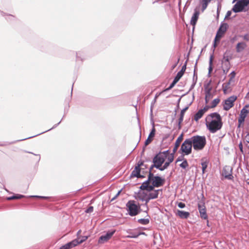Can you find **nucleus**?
<instances>
[{
  "instance_id": "09e8293b",
  "label": "nucleus",
  "mask_w": 249,
  "mask_h": 249,
  "mask_svg": "<svg viewBox=\"0 0 249 249\" xmlns=\"http://www.w3.org/2000/svg\"><path fill=\"white\" fill-rule=\"evenodd\" d=\"M244 7H247L249 4V0H238Z\"/></svg>"
},
{
  "instance_id": "1a4fd4ad",
  "label": "nucleus",
  "mask_w": 249,
  "mask_h": 249,
  "mask_svg": "<svg viewBox=\"0 0 249 249\" xmlns=\"http://www.w3.org/2000/svg\"><path fill=\"white\" fill-rule=\"evenodd\" d=\"M150 182L152 183L151 174H150V175H148L147 179L142 182V185L140 186V189L142 191L145 190L148 192L152 191L151 185L149 184Z\"/></svg>"
},
{
  "instance_id": "6ab92c4d",
  "label": "nucleus",
  "mask_w": 249,
  "mask_h": 249,
  "mask_svg": "<svg viewBox=\"0 0 249 249\" xmlns=\"http://www.w3.org/2000/svg\"><path fill=\"white\" fill-rule=\"evenodd\" d=\"M244 8V6L239 1H238L233 6L232 11L234 13H239L243 12Z\"/></svg>"
},
{
  "instance_id": "9d476101",
  "label": "nucleus",
  "mask_w": 249,
  "mask_h": 249,
  "mask_svg": "<svg viewBox=\"0 0 249 249\" xmlns=\"http://www.w3.org/2000/svg\"><path fill=\"white\" fill-rule=\"evenodd\" d=\"M165 159L161 155V153H157L154 157L152 162L158 165V167L162 168V165L164 163Z\"/></svg>"
},
{
  "instance_id": "864d4df0",
  "label": "nucleus",
  "mask_w": 249,
  "mask_h": 249,
  "mask_svg": "<svg viewBox=\"0 0 249 249\" xmlns=\"http://www.w3.org/2000/svg\"><path fill=\"white\" fill-rule=\"evenodd\" d=\"M151 200L148 195L146 196V197L145 198V199L142 201V202L144 201L145 203L144 204V206H146L147 207V203L149 202V201Z\"/></svg>"
},
{
  "instance_id": "e2e57ef3",
  "label": "nucleus",
  "mask_w": 249,
  "mask_h": 249,
  "mask_svg": "<svg viewBox=\"0 0 249 249\" xmlns=\"http://www.w3.org/2000/svg\"><path fill=\"white\" fill-rule=\"evenodd\" d=\"M178 206L179 208H181V209H183L185 207V203H183V202H179L178 204Z\"/></svg>"
},
{
  "instance_id": "13d9d810",
  "label": "nucleus",
  "mask_w": 249,
  "mask_h": 249,
  "mask_svg": "<svg viewBox=\"0 0 249 249\" xmlns=\"http://www.w3.org/2000/svg\"><path fill=\"white\" fill-rule=\"evenodd\" d=\"M12 143H13V142H0V146H7L8 145H10Z\"/></svg>"
},
{
  "instance_id": "603ef678",
  "label": "nucleus",
  "mask_w": 249,
  "mask_h": 249,
  "mask_svg": "<svg viewBox=\"0 0 249 249\" xmlns=\"http://www.w3.org/2000/svg\"><path fill=\"white\" fill-rule=\"evenodd\" d=\"M28 197L40 198L45 199H49L50 198V197H49V196H30Z\"/></svg>"
},
{
  "instance_id": "4468645a",
  "label": "nucleus",
  "mask_w": 249,
  "mask_h": 249,
  "mask_svg": "<svg viewBox=\"0 0 249 249\" xmlns=\"http://www.w3.org/2000/svg\"><path fill=\"white\" fill-rule=\"evenodd\" d=\"M198 209L200 213V216L204 219H208V215L206 213V209L204 203L202 204H198Z\"/></svg>"
},
{
  "instance_id": "39448f33",
  "label": "nucleus",
  "mask_w": 249,
  "mask_h": 249,
  "mask_svg": "<svg viewBox=\"0 0 249 249\" xmlns=\"http://www.w3.org/2000/svg\"><path fill=\"white\" fill-rule=\"evenodd\" d=\"M229 28L228 23L222 21L217 31L215 38V42H219L220 39L223 36L225 33L227 31Z\"/></svg>"
},
{
  "instance_id": "f03ea898",
  "label": "nucleus",
  "mask_w": 249,
  "mask_h": 249,
  "mask_svg": "<svg viewBox=\"0 0 249 249\" xmlns=\"http://www.w3.org/2000/svg\"><path fill=\"white\" fill-rule=\"evenodd\" d=\"M189 140L191 141L194 149L196 151H200L204 149L206 144V139L205 136H193Z\"/></svg>"
},
{
  "instance_id": "5701e85b",
  "label": "nucleus",
  "mask_w": 249,
  "mask_h": 249,
  "mask_svg": "<svg viewBox=\"0 0 249 249\" xmlns=\"http://www.w3.org/2000/svg\"><path fill=\"white\" fill-rule=\"evenodd\" d=\"M147 213V211H145ZM146 218H141L138 220V222L142 225H146L149 223L150 222V216L147 214L146 216Z\"/></svg>"
},
{
  "instance_id": "774afa93",
  "label": "nucleus",
  "mask_w": 249,
  "mask_h": 249,
  "mask_svg": "<svg viewBox=\"0 0 249 249\" xmlns=\"http://www.w3.org/2000/svg\"><path fill=\"white\" fill-rule=\"evenodd\" d=\"M196 82H193V83L190 87L189 91H191L192 89H193L194 88V87H195V86L196 85Z\"/></svg>"
},
{
  "instance_id": "bf43d9fd",
  "label": "nucleus",
  "mask_w": 249,
  "mask_h": 249,
  "mask_svg": "<svg viewBox=\"0 0 249 249\" xmlns=\"http://www.w3.org/2000/svg\"><path fill=\"white\" fill-rule=\"evenodd\" d=\"M211 108V106H209L208 105L205 106L203 108H201V109L202 110V111L205 113L206 111L208 110L209 108Z\"/></svg>"
},
{
  "instance_id": "4d7b16f0",
  "label": "nucleus",
  "mask_w": 249,
  "mask_h": 249,
  "mask_svg": "<svg viewBox=\"0 0 249 249\" xmlns=\"http://www.w3.org/2000/svg\"><path fill=\"white\" fill-rule=\"evenodd\" d=\"M87 239H88V236H82L80 241L78 240V244L82 243L83 242L85 241Z\"/></svg>"
},
{
  "instance_id": "b1692460",
  "label": "nucleus",
  "mask_w": 249,
  "mask_h": 249,
  "mask_svg": "<svg viewBox=\"0 0 249 249\" xmlns=\"http://www.w3.org/2000/svg\"><path fill=\"white\" fill-rule=\"evenodd\" d=\"M0 13H1V16L3 17H4L5 18V19L7 21H14L17 19L16 17L14 15L7 14L2 11H0Z\"/></svg>"
},
{
  "instance_id": "6e6d98bb",
  "label": "nucleus",
  "mask_w": 249,
  "mask_h": 249,
  "mask_svg": "<svg viewBox=\"0 0 249 249\" xmlns=\"http://www.w3.org/2000/svg\"><path fill=\"white\" fill-rule=\"evenodd\" d=\"M236 75V73L235 71H232L231 73L230 74L229 76H230V81H232V79H233Z\"/></svg>"
},
{
  "instance_id": "3c124183",
  "label": "nucleus",
  "mask_w": 249,
  "mask_h": 249,
  "mask_svg": "<svg viewBox=\"0 0 249 249\" xmlns=\"http://www.w3.org/2000/svg\"><path fill=\"white\" fill-rule=\"evenodd\" d=\"M184 154H182L181 155L179 156L176 160V163L181 161H184V160H186L184 159Z\"/></svg>"
},
{
  "instance_id": "2f4dec72",
  "label": "nucleus",
  "mask_w": 249,
  "mask_h": 249,
  "mask_svg": "<svg viewBox=\"0 0 249 249\" xmlns=\"http://www.w3.org/2000/svg\"><path fill=\"white\" fill-rule=\"evenodd\" d=\"M26 196L20 195V194H14V195L9 196L7 197V199L8 200H11L13 199H19L25 197Z\"/></svg>"
},
{
  "instance_id": "393cba45",
  "label": "nucleus",
  "mask_w": 249,
  "mask_h": 249,
  "mask_svg": "<svg viewBox=\"0 0 249 249\" xmlns=\"http://www.w3.org/2000/svg\"><path fill=\"white\" fill-rule=\"evenodd\" d=\"M153 192H149L150 193L148 194V196H149L150 198L151 199H156L159 196V192H162V189H158V190H154V189Z\"/></svg>"
},
{
  "instance_id": "c03bdc74",
  "label": "nucleus",
  "mask_w": 249,
  "mask_h": 249,
  "mask_svg": "<svg viewBox=\"0 0 249 249\" xmlns=\"http://www.w3.org/2000/svg\"><path fill=\"white\" fill-rule=\"evenodd\" d=\"M159 153H161V155H163V157L165 159L168 158V156H170V151L169 150H167L162 152H159Z\"/></svg>"
},
{
  "instance_id": "c756f323",
  "label": "nucleus",
  "mask_w": 249,
  "mask_h": 249,
  "mask_svg": "<svg viewBox=\"0 0 249 249\" xmlns=\"http://www.w3.org/2000/svg\"><path fill=\"white\" fill-rule=\"evenodd\" d=\"M64 116H65V115L63 116L62 119H61V120L59 123H58L57 124H54V125H53V126L51 128H50V129H48V130H46V131H44V132H41V133H39V134H36V135H35V136H31V137H28V138H27L23 139H22V140H21L20 141L25 140H26V139H30V138H31L35 137H36V136H37L39 135H40V134H43V133H44L45 132H47V131H50V130H52V129H53L55 128V127H57V126L59 124H60V123H61V122L62 121V119L64 118Z\"/></svg>"
},
{
  "instance_id": "dca6fc26",
  "label": "nucleus",
  "mask_w": 249,
  "mask_h": 249,
  "mask_svg": "<svg viewBox=\"0 0 249 249\" xmlns=\"http://www.w3.org/2000/svg\"><path fill=\"white\" fill-rule=\"evenodd\" d=\"M166 159H167V160L164 163L163 165L162 166V168H160L161 171H162L167 169L169 166L170 164L173 161L174 159V154L171 153L170 156H168Z\"/></svg>"
},
{
  "instance_id": "a211bd4d",
  "label": "nucleus",
  "mask_w": 249,
  "mask_h": 249,
  "mask_svg": "<svg viewBox=\"0 0 249 249\" xmlns=\"http://www.w3.org/2000/svg\"><path fill=\"white\" fill-rule=\"evenodd\" d=\"M126 232L128 233V235L126 237L128 238H137L139 235L145 234V233L143 232H135L130 229L127 230Z\"/></svg>"
},
{
  "instance_id": "473e14b6",
  "label": "nucleus",
  "mask_w": 249,
  "mask_h": 249,
  "mask_svg": "<svg viewBox=\"0 0 249 249\" xmlns=\"http://www.w3.org/2000/svg\"><path fill=\"white\" fill-rule=\"evenodd\" d=\"M147 195L148 194H147V193L144 191L141 192L140 191L138 194L137 198L140 200L142 201Z\"/></svg>"
},
{
  "instance_id": "7ed1b4c3",
  "label": "nucleus",
  "mask_w": 249,
  "mask_h": 249,
  "mask_svg": "<svg viewBox=\"0 0 249 249\" xmlns=\"http://www.w3.org/2000/svg\"><path fill=\"white\" fill-rule=\"evenodd\" d=\"M126 207L127 212L131 216H136L141 212L140 205L136 204L134 200H129L126 204Z\"/></svg>"
},
{
  "instance_id": "0e129e2a",
  "label": "nucleus",
  "mask_w": 249,
  "mask_h": 249,
  "mask_svg": "<svg viewBox=\"0 0 249 249\" xmlns=\"http://www.w3.org/2000/svg\"><path fill=\"white\" fill-rule=\"evenodd\" d=\"M231 15V11H228L225 16L224 19L228 18Z\"/></svg>"
},
{
  "instance_id": "aec40b11",
  "label": "nucleus",
  "mask_w": 249,
  "mask_h": 249,
  "mask_svg": "<svg viewBox=\"0 0 249 249\" xmlns=\"http://www.w3.org/2000/svg\"><path fill=\"white\" fill-rule=\"evenodd\" d=\"M199 15V12L196 10H195L190 21L191 25L194 26L193 28H195V26L196 24L197 21L198 19Z\"/></svg>"
},
{
  "instance_id": "c85d7f7f",
  "label": "nucleus",
  "mask_w": 249,
  "mask_h": 249,
  "mask_svg": "<svg viewBox=\"0 0 249 249\" xmlns=\"http://www.w3.org/2000/svg\"><path fill=\"white\" fill-rule=\"evenodd\" d=\"M246 45L244 42H239L236 46V51L237 53H240L244 50Z\"/></svg>"
},
{
  "instance_id": "6e6552de",
  "label": "nucleus",
  "mask_w": 249,
  "mask_h": 249,
  "mask_svg": "<svg viewBox=\"0 0 249 249\" xmlns=\"http://www.w3.org/2000/svg\"><path fill=\"white\" fill-rule=\"evenodd\" d=\"M115 230L108 231L105 235H101L98 239L99 244H104L108 241L115 233Z\"/></svg>"
},
{
  "instance_id": "c9c22d12",
  "label": "nucleus",
  "mask_w": 249,
  "mask_h": 249,
  "mask_svg": "<svg viewBox=\"0 0 249 249\" xmlns=\"http://www.w3.org/2000/svg\"><path fill=\"white\" fill-rule=\"evenodd\" d=\"M182 77V75H181V74H179L178 73H177V74L176 75V76L175 77L173 81H172V82L171 83V84L172 85V86H173L174 87L175 86V85L176 84V83L177 82H178V81L180 80V79Z\"/></svg>"
},
{
  "instance_id": "a19ab883",
  "label": "nucleus",
  "mask_w": 249,
  "mask_h": 249,
  "mask_svg": "<svg viewBox=\"0 0 249 249\" xmlns=\"http://www.w3.org/2000/svg\"><path fill=\"white\" fill-rule=\"evenodd\" d=\"M200 4L202 6L201 10L202 12H203L207 7L209 2L205 1L203 0H202L200 1Z\"/></svg>"
},
{
  "instance_id": "20e7f679",
  "label": "nucleus",
  "mask_w": 249,
  "mask_h": 249,
  "mask_svg": "<svg viewBox=\"0 0 249 249\" xmlns=\"http://www.w3.org/2000/svg\"><path fill=\"white\" fill-rule=\"evenodd\" d=\"M152 191L155 187L158 188L162 186L165 182V179L164 178L158 176L151 174Z\"/></svg>"
},
{
  "instance_id": "de8ad7c7",
  "label": "nucleus",
  "mask_w": 249,
  "mask_h": 249,
  "mask_svg": "<svg viewBox=\"0 0 249 249\" xmlns=\"http://www.w3.org/2000/svg\"><path fill=\"white\" fill-rule=\"evenodd\" d=\"M192 102H191L187 107L183 108L180 111V115H183V116H184L185 111L188 110V109L189 107V106L192 104Z\"/></svg>"
},
{
  "instance_id": "338daca9",
  "label": "nucleus",
  "mask_w": 249,
  "mask_h": 249,
  "mask_svg": "<svg viewBox=\"0 0 249 249\" xmlns=\"http://www.w3.org/2000/svg\"><path fill=\"white\" fill-rule=\"evenodd\" d=\"M220 9H221V5H220V4H218V5L217 6V17L219 15Z\"/></svg>"
},
{
  "instance_id": "a878e982",
  "label": "nucleus",
  "mask_w": 249,
  "mask_h": 249,
  "mask_svg": "<svg viewBox=\"0 0 249 249\" xmlns=\"http://www.w3.org/2000/svg\"><path fill=\"white\" fill-rule=\"evenodd\" d=\"M211 90L212 88H210L208 89L205 91V101L206 104H208L210 101V100L212 98L213 95L211 94Z\"/></svg>"
},
{
  "instance_id": "8fccbe9b",
  "label": "nucleus",
  "mask_w": 249,
  "mask_h": 249,
  "mask_svg": "<svg viewBox=\"0 0 249 249\" xmlns=\"http://www.w3.org/2000/svg\"><path fill=\"white\" fill-rule=\"evenodd\" d=\"M183 118H184V116H183V115H179V118L178 119V128L179 129H180L181 127V124L183 120Z\"/></svg>"
},
{
  "instance_id": "cd10ccee",
  "label": "nucleus",
  "mask_w": 249,
  "mask_h": 249,
  "mask_svg": "<svg viewBox=\"0 0 249 249\" xmlns=\"http://www.w3.org/2000/svg\"><path fill=\"white\" fill-rule=\"evenodd\" d=\"M142 169V168H141L140 167L136 165L134 169L130 174V178H134V176H137V175H138V174L141 173Z\"/></svg>"
},
{
  "instance_id": "680f3d73",
  "label": "nucleus",
  "mask_w": 249,
  "mask_h": 249,
  "mask_svg": "<svg viewBox=\"0 0 249 249\" xmlns=\"http://www.w3.org/2000/svg\"><path fill=\"white\" fill-rule=\"evenodd\" d=\"M136 165L141 167L142 166V165H144V161L140 160Z\"/></svg>"
},
{
  "instance_id": "423d86ee",
  "label": "nucleus",
  "mask_w": 249,
  "mask_h": 249,
  "mask_svg": "<svg viewBox=\"0 0 249 249\" xmlns=\"http://www.w3.org/2000/svg\"><path fill=\"white\" fill-rule=\"evenodd\" d=\"M192 147L191 141L189 140V138L186 139L182 143L180 150L181 151L182 154L188 155L192 153Z\"/></svg>"
},
{
  "instance_id": "37998d69",
  "label": "nucleus",
  "mask_w": 249,
  "mask_h": 249,
  "mask_svg": "<svg viewBox=\"0 0 249 249\" xmlns=\"http://www.w3.org/2000/svg\"><path fill=\"white\" fill-rule=\"evenodd\" d=\"M179 166L182 169H185L189 166L187 160H184V161L179 165Z\"/></svg>"
},
{
  "instance_id": "f3484780",
  "label": "nucleus",
  "mask_w": 249,
  "mask_h": 249,
  "mask_svg": "<svg viewBox=\"0 0 249 249\" xmlns=\"http://www.w3.org/2000/svg\"><path fill=\"white\" fill-rule=\"evenodd\" d=\"M183 133H182L178 136V137L177 138V139L176 140V141L175 142V145H174V148L173 149V152H172V154H175V153L177 152V151L180 145V142L183 140Z\"/></svg>"
},
{
  "instance_id": "bb28decb",
  "label": "nucleus",
  "mask_w": 249,
  "mask_h": 249,
  "mask_svg": "<svg viewBox=\"0 0 249 249\" xmlns=\"http://www.w3.org/2000/svg\"><path fill=\"white\" fill-rule=\"evenodd\" d=\"M201 164L202 165V173L204 174L205 172L206 169L208 167L209 163V160L206 158H202L201 160Z\"/></svg>"
},
{
  "instance_id": "0eeeda50",
  "label": "nucleus",
  "mask_w": 249,
  "mask_h": 249,
  "mask_svg": "<svg viewBox=\"0 0 249 249\" xmlns=\"http://www.w3.org/2000/svg\"><path fill=\"white\" fill-rule=\"evenodd\" d=\"M237 99V96L232 95L227 98L224 101L223 105V109L226 111L229 110L231 108L233 107L234 102Z\"/></svg>"
},
{
  "instance_id": "72a5a7b5",
  "label": "nucleus",
  "mask_w": 249,
  "mask_h": 249,
  "mask_svg": "<svg viewBox=\"0 0 249 249\" xmlns=\"http://www.w3.org/2000/svg\"><path fill=\"white\" fill-rule=\"evenodd\" d=\"M84 54L82 52H78L76 53V61H80L82 62L85 59Z\"/></svg>"
},
{
  "instance_id": "f704fd0d",
  "label": "nucleus",
  "mask_w": 249,
  "mask_h": 249,
  "mask_svg": "<svg viewBox=\"0 0 249 249\" xmlns=\"http://www.w3.org/2000/svg\"><path fill=\"white\" fill-rule=\"evenodd\" d=\"M213 53L211 54L209 62V68H208V72H212L213 68Z\"/></svg>"
},
{
  "instance_id": "e433bc0d",
  "label": "nucleus",
  "mask_w": 249,
  "mask_h": 249,
  "mask_svg": "<svg viewBox=\"0 0 249 249\" xmlns=\"http://www.w3.org/2000/svg\"><path fill=\"white\" fill-rule=\"evenodd\" d=\"M197 63V60H196V64H195L194 74H193V82H197V73L196 72Z\"/></svg>"
},
{
  "instance_id": "2eb2a0df",
  "label": "nucleus",
  "mask_w": 249,
  "mask_h": 249,
  "mask_svg": "<svg viewBox=\"0 0 249 249\" xmlns=\"http://www.w3.org/2000/svg\"><path fill=\"white\" fill-rule=\"evenodd\" d=\"M77 245H78V240L74 239L62 246L59 249H70L76 246Z\"/></svg>"
},
{
  "instance_id": "9b49d317",
  "label": "nucleus",
  "mask_w": 249,
  "mask_h": 249,
  "mask_svg": "<svg viewBox=\"0 0 249 249\" xmlns=\"http://www.w3.org/2000/svg\"><path fill=\"white\" fill-rule=\"evenodd\" d=\"M232 168L229 166H226L223 168L222 171V175L226 179L231 180L233 179V177L232 175Z\"/></svg>"
},
{
  "instance_id": "ea45409f",
  "label": "nucleus",
  "mask_w": 249,
  "mask_h": 249,
  "mask_svg": "<svg viewBox=\"0 0 249 249\" xmlns=\"http://www.w3.org/2000/svg\"><path fill=\"white\" fill-rule=\"evenodd\" d=\"M231 81H230V79H229V82L227 83L226 84H223L222 85V88H223V90L224 93H226L227 89H229V86L231 84Z\"/></svg>"
},
{
  "instance_id": "052dcab7",
  "label": "nucleus",
  "mask_w": 249,
  "mask_h": 249,
  "mask_svg": "<svg viewBox=\"0 0 249 249\" xmlns=\"http://www.w3.org/2000/svg\"><path fill=\"white\" fill-rule=\"evenodd\" d=\"M121 191H122V189L120 190V191H119L118 192V193L116 194V195L111 199V201H113V200L116 199L117 198V197L119 196V195L120 194Z\"/></svg>"
},
{
  "instance_id": "5fc2aeb1",
  "label": "nucleus",
  "mask_w": 249,
  "mask_h": 249,
  "mask_svg": "<svg viewBox=\"0 0 249 249\" xmlns=\"http://www.w3.org/2000/svg\"><path fill=\"white\" fill-rule=\"evenodd\" d=\"M93 211V207L89 206L87 210H85V213H91Z\"/></svg>"
},
{
  "instance_id": "f257e3e1",
  "label": "nucleus",
  "mask_w": 249,
  "mask_h": 249,
  "mask_svg": "<svg viewBox=\"0 0 249 249\" xmlns=\"http://www.w3.org/2000/svg\"><path fill=\"white\" fill-rule=\"evenodd\" d=\"M207 128L212 133H214L221 129L223 125L222 119L217 112L209 114L205 119Z\"/></svg>"
},
{
  "instance_id": "58836bf2",
  "label": "nucleus",
  "mask_w": 249,
  "mask_h": 249,
  "mask_svg": "<svg viewBox=\"0 0 249 249\" xmlns=\"http://www.w3.org/2000/svg\"><path fill=\"white\" fill-rule=\"evenodd\" d=\"M154 168H156L157 169H159V170L161 171L160 168L158 167V165H157L155 163H154L152 164L150 167L149 168V171H148V175H150V174L152 175H154V174L152 172V170Z\"/></svg>"
},
{
  "instance_id": "69168bd1",
  "label": "nucleus",
  "mask_w": 249,
  "mask_h": 249,
  "mask_svg": "<svg viewBox=\"0 0 249 249\" xmlns=\"http://www.w3.org/2000/svg\"><path fill=\"white\" fill-rule=\"evenodd\" d=\"M173 87H174V86H172V85L170 84V86H169L168 88H166L165 89H164L162 91V92L167 91H168V90H170L171 89H172Z\"/></svg>"
},
{
  "instance_id": "412c9836",
  "label": "nucleus",
  "mask_w": 249,
  "mask_h": 249,
  "mask_svg": "<svg viewBox=\"0 0 249 249\" xmlns=\"http://www.w3.org/2000/svg\"><path fill=\"white\" fill-rule=\"evenodd\" d=\"M176 214L181 219H187L190 214L188 212L178 210L177 211Z\"/></svg>"
},
{
  "instance_id": "ddd939ff",
  "label": "nucleus",
  "mask_w": 249,
  "mask_h": 249,
  "mask_svg": "<svg viewBox=\"0 0 249 249\" xmlns=\"http://www.w3.org/2000/svg\"><path fill=\"white\" fill-rule=\"evenodd\" d=\"M249 112V109L242 108L241 110L240 116L238 119V128H240L241 124L244 122L245 119L247 117Z\"/></svg>"
},
{
  "instance_id": "4c0bfd02",
  "label": "nucleus",
  "mask_w": 249,
  "mask_h": 249,
  "mask_svg": "<svg viewBox=\"0 0 249 249\" xmlns=\"http://www.w3.org/2000/svg\"><path fill=\"white\" fill-rule=\"evenodd\" d=\"M188 60H187L184 63V65L182 66L181 69L180 71H179L178 73L179 74H181V75H183L186 69V66L187 64Z\"/></svg>"
},
{
  "instance_id": "79ce46f5",
  "label": "nucleus",
  "mask_w": 249,
  "mask_h": 249,
  "mask_svg": "<svg viewBox=\"0 0 249 249\" xmlns=\"http://www.w3.org/2000/svg\"><path fill=\"white\" fill-rule=\"evenodd\" d=\"M219 102L220 99L218 98L214 99L212 102L211 106V108H214L216 107Z\"/></svg>"
},
{
  "instance_id": "4be33fe9",
  "label": "nucleus",
  "mask_w": 249,
  "mask_h": 249,
  "mask_svg": "<svg viewBox=\"0 0 249 249\" xmlns=\"http://www.w3.org/2000/svg\"><path fill=\"white\" fill-rule=\"evenodd\" d=\"M232 59V54L231 53L229 50H226L223 55V59L222 61L230 62V60Z\"/></svg>"
},
{
  "instance_id": "f8f14e48",
  "label": "nucleus",
  "mask_w": 249,
  "mask_h": 249,
  "mask_svg": "<svg viewBox=\"0 0 249 249\" xmlns=\"http://www.w3.org/2000/svg\"><path fill=\"white\" fill-rule=\"evenodd\" d=\"M152 128L148 135V138H147V139L145 140V141L144 142V146H146L147 145H148L149 143H150L151 142L153 141L154 137H155V133H156V129L155 128L154 123L153 121H152Z\"/></svg>"
},
{
  "instance_id": "a18cd8bd",
  "label": "nucleus",
  "mask_w": 249,
  "mask_h": 249,
  "mask_svg": "<svg viewBox=\"0 0 249 249\" xmlns=\"http://www.w3.org/2000/svg\"><path fill=\"white\" fill-rule=\"evenodd\" d=\"M222 63L223 64V68L230 69L231 68V63L230 62H227V61H222Z\"/></svg>"
},
{
  "instance_id": "49530a36",
  "label": "nucleus",
  "mask_w": 249,
  "mask_h": 249,
  "mask_svg": "<svg viewBox=\"0 0 249 249\" xmlns=\"http://www.w3.org/2000/svg\"><path fill=\"white\" fill-rule=\"evenodd\" d=\"M156 99H154L151 102L150 106V115L151 117V120H152V115H153V108L154 107V104L156 103Z\"/></svg>"
},
{
  "instance_id": "7c9ffc66",
  "label": "nucleus",
  "mask_w": 249,
  "mask_h": 249,
  "mask_svg": "<svg viewBox=\"0 0 249 249\" xmlns=\"http://www.w3.org/2000/svg\"><path fill=\"white\" fill-rule=\"evenodd\" d=\"M205 113L200 109L194 115V120L197 122L202 118Z\"/></svg>"
}]
</instances>
